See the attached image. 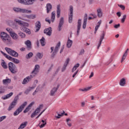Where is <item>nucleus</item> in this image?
<instances>
[{
	"label": "nucleus",
	"instance_id": "obj_57",
	"mask_svg": "<svg viewBox=\"0 0 129 129\" xmlns=\"http://www.w3.org/2000/svg\"><path fill=\"white\" fill-rule=\"evenodd\" d=\"M47 124V122L42 123L41 124V125H39V127L40 128H42L43 127H44V126H45V125H46Z\"/></svg>",
	"mask_w": 129,
	"mask_h": 129
},
{
	"label": "nucleus",
	"instance_id": "obj_12",
	"mask_svg": "<svg viewBox=\"0 0 129 129\" xmlns=\"http://www.w3.org/2000/svg\"><path fill=\"white\" fill-rule=\"evenodd\" d=\"M15 22H16V23H18V25H19V26H26V27H29V23H27L26 22H24L21 20H19L18 19H15Z\"/></svg>",
	"mask_w": 129,
	"mask_h": 129
},
{
	"label": "nucleus",
	"instance_id": "obj_14",
	"mask_svg": "<svg viewBox=\"0 0 129 129\" xmlns=\"http://www.w3.org/2000/svg\"><path fill=\"white\" fill-rule=\"evenodd\" d=\"M25 44L26 46V48L28 51L32 49V43H31V41L27 40L25 42Z\"/></svg>",
	"mask_w": 129,
	"mask_h": 129
},
{
	"label": "nucleus",
	"instance_id": "obj_52",
	"mask_svg": "<svg viewBox=\"0 0 129 129\" xmlns=\"http://www.w3.org/2000/svg\"><path fill=\"white\" fill-rule=\"evenodd\" d=\"M25 33H26V34H28V35H31V30L29 28H27L25 30Z\"/></svg>",
	"mask_w": 129,
	"mask_h": 129
},
{
	"label": "nucleus",
	"instance_id": "obj_31",
	"mask_svg": "<svg viewBox=\"0 0 129 129\" xmlns=\"http://www.w3.org/2000/svg\"><path fill=\"white\" fill-rule=\"evenodd\" d=\"M126 83H125V78H122L120 80L119 82V85L120 86H124L125 85Z\"/></svg>",
	"mask_w": 129,
	"mask_h": 129
},
{
	"label": "nucleus",
	"instance_id": "obj_23",
	"mask_svg": "<svg viewBox=\"0 0 129 129\" xmlns=\"http://www.w3.org/2000/svg\"><path fill=\"white\" fill-rule=\"evenodd\" d=\"M16 105H17L16 104H15L14 103H13V102H12V103L10 104L8 108L7 109V110L8 111H11V110H13V109H14V108L16 107Z\"/></svg>",
	"mask_w": 129,
	"mask_h": 129
},
{
	"label": "nucleus",
	"instance_id": "obj_26",
	"mask_svg": "<svg viewBox=\"0 0 129 129\" xmlns=\"http://www.w3.org/2000/svg\"><path fill=\"white\" fill-rule=\"evenodd\" d=\"M72 44H73V41H72V40H70V38H69V37H68V41L67 43V48H71V47L72 46Z\"/></svg>",
	"mask_w": 129,
	"mask_h": 129
},
{
	"label": "nucleus",
	"instance_id": "obj_53",
	"mask_svg": "<svg viewBox=\"0 0 129 129\" xmlns=\"http://www.w3.org/2000/svg\"><path fill=\"white\" fill-rule=\"evenodd\" d=\"M6 118H7L6 116H3L1 117H0V122H2V121H3V120H4V119H6Z\"/></svg>",
	"mask_w": 129,
	"mask_h": 129
},
{
	"label": "nucleus",
	"instance_id": "obj_43",
	"mask_svg": "<svg viewBox=\"0 0 129 129\" xmlns=\"http://www.w3.org/2000/svg\"><path fill=\"white\" fill-rule=\"evenodd\" d=\"M18 100H19V95L16 96L14 99V100L12 101V102L15 104L17 105V103L18 102Z\"/></svg>",
	"mask_w": 129,
	"mask_h": 129
},
{
	"label": "nucleus",
	"instance_id": "obj_49",
	"mask_svg": "<svg viewBox=\"0 0 129 129\" xmlns=\"http://www.w3.org/2000/svg\"><path fill=\"white\" fill-rule=\"evenodd\" d=\"M26 27H27V26H22L21 27V31H22L23 32H26V30H27V28H26Z\"/></svg>",
	"mask_w": 129,
	"mask_h": 129
},
{
	"label": "nucleus",
	"instance_id": "obj_44",
	"mask_svg": "<svg viewBox=\"0 0 129 129\" xmlns=\"http://www.w3.org/2000/svg\"><path fill=\"white\" fill-rule=\"evenodd\" d=\"M18 35H19V36L20 37H21L22 38H26V34L22 32H20L19 33H18Z\"/></svg>",
	"mask_w": 129,
	"mask_h": 129
},
{
	"label": "nucleus",
	"instance_id": "obj_32",
	"mask_svg": "<svg viewBox=\"0 0 129 129\" xmlns=\"http://www.w3.org/2000/svg\"><path fill=\"white\" fill-rule=\"evenodd\" d=\"M79 66H80V64L79 63L76 64L72 70V73L75 72V71H76V70H77V68H78Z\"/></svg>",
	"mask_w": 129,
	"mask_h": 129
},
{
	"label": "nucleus",
	"instance_id": "obj_34",
	"mask_svg": "<svg viewBox=\"0 0 129 129\" xmlns=\"http://www.w3.org/2000/svg\"><path fill=\"white\" fill-rule=\"evenodd\" d=\"M28 123V122H24L23 123H22L20 126L19 127V128L18 129H23V128H25V126H27V124Z\"/></svg>",
	"mask_w": 129,
	"mask_h": 129
},
{
	"label": "nucleus",
	"instance_id": "obj_4",
	"mask_svg": "<svg viewBox=\"0 0 129 129\" xmlns=\"http://www.w3.org/2000/svg\"><path fill=\"white\" fill-rule=\"evenodd\" d=\"M1 38L5 43L11 42V37L10 36L4 32L1 33Z\"/></svg>",
	"mask_w": 129,
	"mask_h": 129
},
{
	"label": "nucleus",
	"instance_id": "obj_39",
	"mask_svg": "<svg viewBox=\"0 0 129 129\" xmlns=\"http://www.w3.org/2000/svg\"><path fill=\"white\" fill-rule=\"evenodd\" d=\"M91 87H87L85 89H79V91H83V92H86V91H89V90H90V89H91Z\"/></svg>",
	"mask_w": 129,
	"mask_h": 129
},
{
	"label": "nucleus",
	"instance_id": "obj_11",
	"mask_svg": "<svg viewBox=\"0 0 129 129\" xmlns=\"http://www.w3.org/2000/svg\"><path fill=\"white\" fill-rule=\"evenodd\" d=\"M63 25H64V17H61L58 26V32L61 31V30H62V27Z\"/></svg>",
	"mask_w": 129,
	"mask_h": 129
},
{
	"label": "nucleus",
	"instance_id": "obj_20",
	"mask_svg": "<svg viewBox=\"0 0 129 129\" xmlns=\"http://www.w3.org/2000/svg\"><path fill=\"white\" fill-rule=\"evenodd\" d=\"M81 28V19H79L78 20V26H77V36H79V32L80 31Z\"/></svg>",
	"mask_w": 129,
	"mask_h": 129
},
{
	"label": "nucleus",
	"instance_id": "obj_3",
	"mask_svg": "<svg viewBox=\"0 0 129 129\" xmlns=\"http://www.w3.org/2000/svg\"><path fill=\"white\" fill-rule=\"evenodd\" d=\"M18 2L19 4L25 6H31L34 5L35 2H37V0H18Z\"/></svg>",
	"mask_w": 129,
	"mask_h": 129
},
{
	"label": "nucleus",
	"instance_id": "obj_21",
	"mask_svg": "<svg viewBox=\"0 0 129 129\" xmlns=\"http://www.w3.org/2000/svg\"><path fill=\"white\" fill-rule=\"evenodd\" d=\"M40 29H41V22L37 21L35 23V32H39Z\"/></svg>",
	"mask_w": 129,
	"mask_h": 129
},
{
	"label": "nucleus",
	"instance_id": "obj_63",
	"mask_svg": "<svg viewBox=\"0 0 129 129\" xmlns=\"http://www.w3.org/2000/svg\"><path fill=\"white\" fill-rule=\"evenodd\" d=\"M40 86H41V85H39L37 87V88H36V90L37 91H38V92H39V90H40Z\"/></svg>",
	"mask_w": 129,
	"mask_h": 129
},
{
	"label": "nucleus",
	"instance_id": "obj_15",
	"mask_svg": "<svg viewBox=\"0 0 129 129\" xmlns=\"http://www.w3.org/2000/svg\"><path fill=\"white\" fill-rule=\"evenodd\" d=\"M60 85H57L56 87H54L52 89V90L50 91V96H54L55 93L57 92V90H58Z\"/></svg>",
	"mask_w": 129,
	"mask_h": 129
},
{
	"label": "nucleus",
	"instance_id": "obj_54",
	"mask_svg": "<svg viewBox=\"0 0 129 129\" xmlns=\"http://www.w3.org/2000/svg\"><path fill=\"white\" fill-rule=\"evenodd\" d=\"M78 72H79V70H77L74 73V74L73 75V78H74V77H75V76H76V75H77V73H78Z\"/></svg>",
	"mask_w": 129,
	"mask_h": 129
},
{
	"label": "nucleus",
	"instance_id": "obj_46",
	"mask_svg": "<svg viewBox=\"0 0 129 129\" xmlns=\"http://www.w3.org/2000/svg\"><path fill=\"white\" fill-rule=\"evenodd\" d=\"M6 30L7 31V32L8 33H9L10 34V35H12V34L13 33L14 31H13V29H12V28H7L6 29Z\"/></svg>",
	"mask_w": 129,
	"mask_h": 129
},
{
	"label": "nucleus",
	"instance_id": "obj_64",
	"mask_svg": "<svg viewBox=\"0 0 129 129\" xmlns=\"http://www.w3.org/2000/svg\"><path fill=\"white\" fill-rule=\"evenodd\" d=\"M45 21L48 23V24H51V20L48 19V18L45 19Z\"/></svg>",
	"mask_w": 129,
	"mask_h": 129
},
{
	"label": "nucleus",
	"instance_id": "obj_18",
	"mask_svg": "<svg viewBox=\"0 0 129 129\" xmlns=\"http://www.w3.org/2000/svg\"><path fill=\"white\" fill-rule=\"evenodd\" d=\"M70 61V59H69V58L67 59L66 61H65V62L63 64V66L62 67V68L61 69V72H64V71H65V70H66V68H67L68 64H69Z\"/></svg>",
	"mask_w": 129,
	"mask_h": 129
},
{
	"label": "nucleus",
	"instance_id": "obj_35",
	"mask_svg": "<svg viewBox=\"0 0 129 129\" xmlns=\"http://www.w3.org/2000/svg\"><path fill=\"white\" fill-rule=\"evenodd\" d=\"M1 65L4 69H8V65L5 60H3V61L1 63Z\"/></svg>",
	"mask_w": 129,
	"mask_h": 129
},
{
	"label": "nucleus",
	"instance_id": "obj_8",
	"mask_svg": "<svg viewBox=\"0 0 129 129\" xmlns=\"http://www.w3.org/2000/svg\"><path fill=\"white\" fill-rule=\"evenodd\" d=\"M39 69H40V66L38 64H36L34 70L31 73V75L29 76L32 79H33V78H34V77H35V76H36V75L39 73Z\"/></svg>",
	"mask_w": 129,
	"mask_h": 129
},
{
	"label": "nucleus",
	"instance_id": "obj_38",
	"mask_svg": "<svg viewBox=\"0 0 129 129\" xmlns=\"http://www.w3.org/2000/svg\"><path fill=\"white\" fill-rule=\"evenodd\" d=\"M5 91H6V87L4 86H2L1 87H0V94L5 93Z\"/></svg>",
	"mask_w": 129,
	"mask_h": 129
},
{
	"label": "nucleus",
	"instance_id": "obj_42",
	"mask_svg": "<svg viewBox=\"0 0 129 129\" xmlns=\"http://www.w3.org/2000/svg\"><path fill=\"white\" fill-rule=\"evenodd\" d=\"M43 56H44V54H43V53L38 52L36 54V56L38 59H41V58H43Z\"/></svg>",
	"mask_w": 129,
	"mask_h": 129
},
{
	"label": "nucleus",
	"instance_id": "obj_50",
	"mask_svg": "<svg viewBox=\"0 0 129 129\" xmlns=\"http://www.w3.org/2000/svg\"><path fill=\"white\" fill-rule=\"evenodd\" d=\"M118 6L119 7V8H120V9H121L122 11H124V10H125V7H124V6L122 5H118Z\"/></svg>",
	"mask_w": 129,
	"mask_h": 129
},
{
	"label": "nucleus",
	"instance_id": "obj_29",
	"mask_svg": "<svg viewBox=\"0 0 129 129\" xmlns=\"http://www.w3.org/2000/svg\"><path fill=\"white\" fill-rule=\"evenodd\" d=\"M127 51H128V48L126 49V50L125 51V53L123 55L122 59L121 60V63H122L123 61H124V60H125V58H126V56H127Z\"/></svg>",
	"mask_w": 129,
	"mask_h": 129
},
{
	"label": "nucleus",
	"instance_id": "obj_33",
	"mask_svg": "<svg viewBox=\"0 0 129 129\" xmlns=\"http://www.w3.org/2000/svg\"><path fill=\"white\" fill-rule=\"evenodd\" d=\"M56 15L55 14V12H52L51 13V21L52 23H54L55 22V17Z\"/></svg>",
	"mask_w": 129,
	"mask_h": 129
},
{
	"label": "nucleus",
	"instance_id": "obj_56",
	"mask_svg": "<svg viewBox=\"0 0 129 129\" xmlns=\"http://www.w3.org/2000/svg\"><path fill=\"white\" fill-rule=\"evenodd\" d=\"M45 110L46 109H44L42 111H41L40 113L38 115V116L36 117V118H39V117H40V116L42 115V114H43V112H44V111H45Z\"/></svg>",
	"mask_w": 129,
	"mask_h": 129
},
{
	"label": "nucleus",
	"instance_id": "obj_19",
	"mask_svg": "<svg viewBox=\"0 0 129 129\" xmlns=\"http://www.w3.org/2000/svg\"><path fill=\"white\" fill-rule=\"evenodd\" d=\"M32 80V78L29 76L24 79L23 82H22V84L25 85L27 84V83H29L30 81Z\"/></svg>",
	"mask_w": 129,
	"mask_h": 129
},
{
	"label": "nucleus",
	"instance_id": "obj_41",
	"mask_svg": "<svg viewBox=\"0 0 129 129\" xmlns=\"http://www.w3.org/2000/svg\"><path fill=\"white\" fill-rule=\"evenodd\" d=\"M97 12L98 17H99V18H101V17H102V12H101V9H98Z\"/></svg>",
	"mask_w": 129,
	"mask_h": 129
},
{
	"label": "nucleus",
	"instance_id": "obj_30",
	"mask_svg": "<svg viewBox=\"0 0 129 129\" xmlns=\"http://www.w3.org/2000/svg\"><path fill=\"white\" fill-rule=\"evenodd\" d=\"M40 42L42 47H44V46L46 45V39H45V38H44V37H42V38L40 40Z\"/></svg>",
	"mask_w": 129,
	"mask_h": 129
},
{
	"label": "nucleus",
	"instance_id": "obj_25",
	"mask_svg": "<svg viewBox=\"0 0 129 129\" xmlns=\"http://www.w3.org/2000/svg\"><path fill=\"white\" fill-rule=\"evenodd\" d=\"M10 36L12 37L13 40H16V41H18L19 40V35L14 32Z\"/></svg>",
	"mask_w": 129,
	"mask_h": 129
},
{
	"label": "nucleus",
	"instance_id": "obj_37",
	"mask_svg": "<svg viewBox=\"0 0 129 129\" xmlns=\"http://www.w3.org/2000/svg\"><path fill=\"white\" fill-rule=\"evenodd\" d=\"M3 83L5 85H6V84H9V83H11V79H5V80H3Z\"/></svg>",
	"mask_w": 129,
	"mask_h": 129
},
{
	"label": "nucleus",
	"instance_id": "obj_27",
	"mask_svg": "<svg viewBox=\"0 0 129 129\" xmlns=\"http://www.w3.org/2000/svg\"><path fill=\"white\" fill-rule=\"evenodd\" d=\"M46 11H47V14H49L50 12V11H52V5L51 4L48 3L46 5Z\"/></svg>",
	"mask_w": 129,
	"mask_h": 129
},
{
	"label": "nucleus",
	"instance_id": "obj_61",
	"mask_svg": "<svg viewBox=\"0 0 129 129\" xmlns=\"http://www.w3.org/2000/svg\"><path fill=\"white\" fill-rule=\"evenodd\" d=\"M34 19H36V15H31V20H34Z\"/></svg>",
	"mask_w": 129,
	"mask_h": 129
},
{
	"label": "nucleus",
	"instance_id": "obj_45",
	"mask_svg": "<svg viewBox=\"0 0 129 129\" xmlns=\"http://www.w3.org/2000/svg\"><path fill=\"white\" fill-rule=\"evenodd\" d=\"M125 19H126V15H124L122 16V18L121 19V23L123 24L125 22Z\"/></svg>",
	"mask_w": 129,
	"mask_h": 129
},
{
	"label": "nucleus",
	"instance_id": "obj_7",
	"mask_svg": "<svg viewBox=\"0 0 129 129\" xmlns=\"http://www.w3.org/2000/svg\"><path fill=\"white\" fill-rule=\"evenodd\" d=\"M5 49L6 51H7V53H8L9 55H11V56L15 57L16 58L19 57V53H18L16 51L8 47H5Z\"/></svg>",
	"mask_w": 129,
	"mask_h": 129
},
{
	"label": "nucleus",
	"instance_id": "obj_13",
	"mask_svg": "<svg viewBox=\"0 0 129 129\" xmlns=\"http://www.w3.org/2000/svg\"><path fill=\"white\" fill-rule=\"evenodd\" d=\"M104 36H105V34L104 32H103V33L100 37V39L99 41V43L98 44L97 49H99V47L101 45V43H102V41H103V39H104Z\"/></svg>",
	"mask_w": 129,
	"mask_h": 129
},
{
	"label": "nucleus",
	"instance_id": "obj_9",
	"mask_svg": "<svg viewBox=\"0 0 129 129\" xmlns=\"http://www.w3.org/2000/svg\"><path fill=\"white\" fill-rule=\"evenodd\" d=\"M44 107V105L43 104H40L39 107H38L34 111L33 113H32L31 115V118H33V117H35V115H37L38 113H40V111H41V109L43 108Z\"/></svg>",
	"mask_w": 129,
	"mask_h": 129
},
{
	"label": "nucleus",
	"instance_id": "obj_24",
	"mask_svg": "<svg viewBox=\"0 0 129 129\" xmlns=\"http://www.w3.org/2000/svg\"><path fill=\"white\" fill-rule=\"evenodd\" d=\"M9 60L12 61V62H13L14 63H15V64H19V63H20V60L15 58L12 56L9 57Z\"/></svg>",
	"mask_w": 129,
	"mask_h": 129
},
{
	"label": "nucleus",
	"instance_id": "obj_22",
	"mask_svg": "<svg viewBox=\"0 0 129 129\" xmlns=\"http://www.w3.org/2000/svg\"><path fill=\"white\" fill-rule=\"evenodd\" d=\"M60 8H61V6L58 5L57 6L56 9V17L59 19L60 18V14H61V10H60Z\"/></svg>",
	"mask_w": 129,
	"mask_h": 129
},
{
	"label": "nucleus",
	"instance_id": "obj_59",
	"mask_svg": "<svg viewBox=\"0 0 129 129\" xmlns=\"http://www.w3.org/2000/svg\"><path fill=\"white\" fill-rule=\"evenodd\" d=\"M119 27H120V24H116L114 26V28H115V29H118V28H119Z\"/></svg>",
	"mask_w": 129,
	"mask_h": 129
},
{
	"label": "nucleus",
	"instance_id": "obj_16",
	"mask_svg": "<svg viewBox=\"0 0 129 129\" xmlns=\"http://www.w3.org/2000/svg\"><path fill=\"white\" fill-rule=\"evenodd\" d=\"M44 34H46L47 36H51L52 35V28L49 27L44 30Z\"/></svg>",
	"mask_w": 129,
	"mask_h": 129
},
{
	"label": "nucleus",
	"instance_id": "obj_47",
	"mask_svg": "<svg viewBox=\"0 0 129 129\" xmlns=\"http://www.w3.org/2000/svg\"><path fill=\"white\" fill-rule=\"evenodd\" d=\"M1 53L2 54H3V55H4V56H5V57H6V58H7V59H8V60H9L10 57H11V56L8 55L7 53L4 52L3 51H1Z\"/></svg>",
	"mask_w": 129,
	"mask_h": 129
},
{
	"label": "nucleus",
	"instance_id": "obj_55",
	"mask_svg": "<svg viewBox=\"0 0 129 129\" xmlns=\"http://www.w3.org/2000/svg\"><path fill=\"white\" fill-rule=\"evenodd\" d=\"M30 91H31V89H27V90L24 92V93H25V94L28 95V94H29V93L30 92Z\"/></svg>",
	"mask_w": 129,
	"mask_h": 129
},
{
	"label": "nucleus",
	"instance_id": "obj_28",
	"mask_svg": "<svg viewBox=\"0 0 129 129\" xmlns=\"http://www.w3.org/2000/svg\"><path fill=\"white\" fill-rule=\"evenodd\" d=\"M13 94H14V93L11 92L9 94L4 96V97H2V99H4L5 100V99H8V98H10L11 96H13Z\"/></svg>",
	"mask_w": 129,
	"mask_h": 129
},
{
	"label": "nucleus",
	"instance_id": "obj_36",
	"mask_svg": "<svg viewBox=\"0 0 129 129\" xmlns=\"http://www.w3.org/2000/svg\"><path fill=\"white\" fill-rule=\"evenodd\" d=\"M28 15H26V14H23L22 15V17H19V19H20V20H22V21H25L26 22H28V19L24 18H27Z\"/></svg>",
	"mask_w": 129,
	"mask_h": 129
},
{
	"label": "nucleus",
	"instance_id": "obj_51",
	"mask_svg": "<svg viewBox=\"0 0 129 129\" xmlns=\"http://www.w3.org/2000/svg\"><path fill=\"white\" fill-rule=\"evenodd\" d=\"M87 24V21H84L83 22V29L85 30L86 28V25Z\"/></svg>",
	"mask_w": 129,
	"mask_h": 129
},
{
	"label": "nucleus",
	"instance_id": "obj_48",
	"mask_svg": "<svg viewBox=\"0 0 129 129\" xmlns=\"http://www.w3.org/2000/svg\"><path fill=\"white\" fill-rule=\"evenodd\" d=\"M57 113L58 116H55L56 118H60V117H61V116H62V115H63V114H64V113H65V112L63 111V113H61V114L58 113L57 112Z\"/></svg>",
	"mask_w": 129,
	"mask_h": 129
},
{
	"label": "nucleus",
	"instance_id": "obj_60",
	"mask_svg": "<svg viewBox=\"0 0 129 129\" xmlns=\"http://www.w3.org/2000/svg\"><path fill=\"white\" fill-rule=\"evenodd\" d=\"M90 16H93V19H96V18H97V16H96V15H95V14H91L90 15Z\"/></svg>",
	"mask_w": 129,
	"mask_h": 129
},
{
	"label": "nucleus",
	"instance_id": "obj_10",
	"mask_svg": "<svg viewBox=\"0 0 129 129\" xmlns=\"http://www.w3.org/2000/svg\"><path fill=\"white\" fill-rule=\"evenodd\" d=\"M72 20H73V6H70V13L69 14V22L70 24L72 23Z\"/></svg>",
	"mask_w": 129,
	"mask_h": 129
},
{
	"label": "nucleus",
	"instance_id": "obj_6",
	"mask_svg": "<svg viewBox=\"0 0 129 129\" xmlns=\"http://www.w3.org/2000/svg\"><path fill=\"white\" fill-rule=\"evenodd\" d=\"M13 11L16 12V13H21L22 14H31L32 11L28 10L27 9H24L19 8H13Z\"/></svg>",
	"mask_w": 129,
	"mask_h": 129
},
{
	"label": "nucleus",
	"instance_id": "obj_1",
	"mask_svg": "<svg viewBox=\"0 0 129 129\" xmlns=\"http://www.w3.org/2000/svg\"><path fill=\"white\" fill-rule=\"evenodd\" d=\"M60 46H61V42L59 41L58 43L56 44L54 49V47H51L50 48L51 51V52H52V53L51 55V57L52 58V59H54L55 58V56H56L57 53H58V51H59Z\"/></svg>",
	"mask_w": 129,
	"mask_h": 129
},
{
	"label": "nucleus",
	"instance_id": "obj_62",
	"mask_svg": "<svg viewBox=\"0 0 129 129\" xmlns=\"http://www.w3.org/2000/svg\"><path fill=\"white\" fill-rule=\"evenodd\" d=\"M116 15L118 18H120V17L121 16V13L120 12H117Z\"/></svg>",
	"mask_w": 129,
	"mask_h": 129
},
{
	"label": "nucleus",
	"instance_id": "obj_58",
	"mask_svg": "<svg viewBox=\"0 0 129 129\" xmlns=\"http://www.w3.org/2000/svg\"><path fill=\"white\" fill-rule=\"evenodd\" d=\"M84 22H87V14H85Z\"/></svg>",
	"mask_w": 129,
	"mask_h": 129
},
{
	"label": "nucleus",
	"instance_id": "obj_40",
	"mask_svg": "<svg viewBox=\"0 0 129 129\" xmlns=\"http://www.w3.org/2000/svg\"><path fill=\"white\" fill-rule=\"evenodd\" d=\"M33 55L34 54L33 53V52H29L28 54H26V59H30V58H32Z\"/></svg>",
	"mask_w": 129,
	"mask_h": 129
},
{
	"label": "nucleus",
	"instance_id": "obj_2",
	"mask_svg": "<svg viewBox=\"0 0 129 129\" xmlns=\"http://www.w3.org/2000/svg\"><path fill=\"white\" fill-rule=\"evenodd\" d=\"M27 104H28V102H24V103H23L22 105H21L19 107L17 108V109L14 112L13 115L14 116H17V115H19L23 110H24V109L26 106H27Z\"/></svg>",
	"mask_w": 129,
	"mask_h": 129
},
{
	"label": "nucleus",
	"instance_id": "obj_17",
	"mask_svg": "<svg viewBox=\"0 0 129 129\" xmlns=\"http://www.w3.org/2000/svg\"><path fill=\"white\" fill-rule=\"evenodd\" d=\"M34 104H35V102H32L26 108V109L24 110V113H27L28 111H30V109H31V107H32Z\"/></svg>",
	"mask_w": 129,
	"mask_h": 129
},
{
	"label": "nucleus",
	"instance_id": "obj_5",
	"mask_svg": "<svg viewBox=\"0 0 129 129\" xmlns=\"http://www.w3.org/2000/svg\"><path fill=\"white\" fill-rule=\"evenodd\" d=\"M8 67L10 72L13 74H15L18 72L17 67L16 66V64H14V63L11 62H9L8 63Z\"/></svg>",
	"mask_w": 129,
	"mask_h": 129
}]
</instances>
